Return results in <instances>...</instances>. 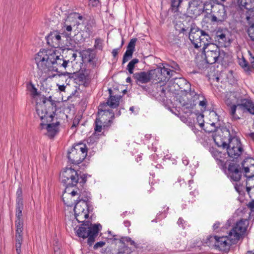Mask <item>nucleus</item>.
<instances>
[{
  "mask_svg": "<svg viewBox=\"0 0 254 254\" xmlns=\"http://www.w3.org/2000/svg\"><path fill=\"white\" fill-rule=\"evenodd\" d=\"M239 108L243 110L244 112H248L251 114L254 115V104L250 100L247 99H241Z\"/></svg>",
  "mask_w": 254,
  "mask_h": 254,
  "instance_id": "c756f323",
  "label": "nucleus"
},
{
  "mask_svg": "<svg viewBox=\"0 0 254 254\" xmlns=\"http://www.w3.org/2000/svg\"><path fill=\"white\" fill-rule=\"evenodd\" d=\"M133 78L138 85L145 84L150 81L149 71H139L133 74Z\"/></svg>",
  "mask_w": 254,
  "mask_h": 254,
  "instance_id": "a878e982",
  "label": "nucleus"
},
{
  "mask_svg": "<svg viewBox=\"0 0 254 254\" xmlns=\"http://www.w3.org/2000/svg\"><path fill=\"white\" fill-rule=\"evenodd\" d=\"M217 236L209 235L205 239L203 240V243L209 247L216 248Z\"/></svg>",
  "mask_w": 254,
  "mask_h": 254,
  "instance_id": "58836bf2",
  "label": "nucleus"
},
{
  "mask_svg": "<svg viewBox=\"0 0 254 254\" xmlns=\"http://www.w3.org/2000/svg\"><path fill=\"white\" fill-rule=\"evenodd\" d=\"M161 69V74L163 78V82H167L169 79L173 76L176 72L174 70H171L169 68V65L164 66L163 67H160Z\"/></svg>",
  "mask_w": 254,
  "mask_h": 254,
  "instance_id": "72a5a7b5",
  "label": "nucleus"
},
{
  "mask_svg": "<svg viewBox=\"0 0 254 254\" xmlns=\"http://www.w3.org/2000/svg\"><path fill=\"white\" fill-rule=\"evenodd\" d=\"M254 11V0H239V14L242 18L250 20L251 14Z\"/></svg>",
  "mask_w": 254,
  "mask_h": 254,
  "instance_id": "2eb2a0df",
  "label": "nucleus"
},
{
  "mask_svg": "<svg viewBox=\"0 0 254 254\" xmlns=\"http://www.w3.org/2000/svg\"><path fill=\"white\" fill-rule=\"evenodd\" d=\"M183 81H184L185 82V83L187 85H188L189 87V95L191 96V97H193L194 96H196L198 93H196L194 89H192L191 88H190V84L189 83V82H187V81L186 80H185L183 79Z\"/></svg>",
  "mask_w": 254,
  "mask_h": 254,
  "instance_id": "052dcab7",
  "label": "nucleus"
},
{
  "mask_svg": "<svg viewBox=\"0 0 254 254\" xmlns=\"http://www.w3.org/2000/svg\"><path fill=\"white\" fill-rule=\"evenodd\" d=\"M27 88L28 90L30 92L31 95L33 98H35L36 96L39 95L37 88L31 82L27 84Z\"/></svg>",
  "mask_w": 254,
  "mask_h": 254,
  "instance_id": "c03bdc74",
  "label": "nucleus"
},
{
  "mask_svg": "<svg viewBox=\"0 0 254 254\" xmlns=\"http://www.w3.org/2000/svg\"><path fill=\"white\" fill-rule=\"evenodd\" d=\"M241 164L242 168H239V173H245V176L247 179L254 178V159L248 157Z\"/></svg>",
  "mask_w": 254,
  "mask_h": 254,
  "instance_id": "a211bd4d",
  "label": "nucleus"
},
{
  "mask_svg": "<svg viewBox=\"0 0 254 254\" xmlns=\"http://www.w3.org/2000/svg\"><path fill=\"white\" fill-rule=\"evenodd\" d=\"M221 154L220 152H218L217 150H215L212 152V155H213L214 157L219 162L223 163V161L218 158V156Z\"/></svg>",
  "mask_w": 254,
  "mask_h": 254,
  "instance_id": "0e129e2a",
  "label": "nucleus"
},
{
  "mask_svg": "<svg viewBox=\"0 0 254 254\" xmlns=\"http://www.w3.org/2000/svg\"><path fill=\"white\" fill-rule=\"evenodd\" d=\"M16 203H23L22 190L20 187H19L16 191Z\"/></svg>",
  "mask_w": 254,
  "mask_h": 254,
  "instance_id": "603ef678",
  "label": "nucleus"
},
{
  "mask_svg": "<svg viewBox=\"0 0 254 254\" xmlns=\"http://www.w3.org/2000/svg\"><path fill=\"white\" fill-rule=\"evenodd\" d=\"M184 243V238L183 239L181 237H179L177 238L173 241V243L175 245L176 248L180 247Z\"/></svg>",
  "mask_w": 254,
  "mask_h": 254,
  "instance_id": "6e6d98bb",
  "label": "nucleus"
},
{
  "mask_svg": "<svg viewBox=\"0 0 254 254\" xmlns=\"http://www.w3.org/2000/svg\"><path fill=\"white\" fill-rule=\"evenodd\" d=\"M105 242L103 241L98 242L94 245L93 248L94 250H97L99 248H102V247H103L105 245Z\"/></svg>",
  "mask_w": 254,
  "mask_h": 254,
  "instance_id": "e2e57ef3",
  "label": "nucleus"
},
{
  "mask_svg": "<svg viewBox=\"0 0 254 254\" xmlns=\"http://www.w3.org/2000/svg\"><path fill=\"white\" fill-rule=\"evenodd\" d=\"M246 191L248 192L251 201L249 202V206L253 213H254V178L247 179Z\"/></svg>",
  "mask_w": 254,
  "mask_h": 254,
  "instance_id": "5701e85b",
  "label": "nucleus"
},
{
  "mask_svg": "<svg viewBox=\"0 0 254 254\" xmlns=\"http://www.w3.org/2000/svg\"><path fill=\"white\" fill-rule=\"evenodd\" d=\"M36 112L41 121L40 127H44L45 122H52L54 121L57 110L56 101L52 100V97L48 98L43 96L42 104L37 105Z\"/></svg>",
  "mask_w": 254,
  "mask_h": 254,
  "instance_id": "20e7f679",
  "label": "nucleus"
},
{
  "mask_svg": "<svg viewBox=\"0 0 254 254\" xmlns=\"http://www.w3.org/2000/svg\"><path fill=\"white\" fill-rule=\"evenodd\" d=\"M189 37L195 48L207 45L208 42L212 41L208 33L199 29L195 24L191 28L189 33Z\"/></svg>",
  "mask_w": 254,
  "mask_h": 254,
  "instance_id": "6e6552de",
  "label": "nucleus"
},
{
  "mask_svg": "<svg viewBox=\"0 0 254 254\" xmlns=\"http://www.w3.org/2000/svg\"><path fill=\"white\" fill-rule=\"evenodd\" d=\"M216 40L218 41L220 46L227 47L231 42L230 39L226 37L222 31H218L216 34Z\"/></svg>",
  "mask_w": 254,
  "mask_h": 254,
  "instance_id": "2f4dec72",
  "label": "nucleus"
},
{
  "mask_svg": "<svg viewBox=\"0 0 254 254\" xmlns=\"http://www.w3.org/2000/svg\"><path fill=\"white\" fill-rule=\"evenodd\" d=\"M133 52L134 51L131 49H127L123 56V64L127 62L132 57Z\"/></svg>",
  "mask_w": 254,
  "mask_h": 254,
  "instance_id": "8fccbe9b",
  "label": "nucleus"
},
{
  "mask_svg": "<svg viewBox=\"0 0 254 254\" xmlns=\"http://www.w3.org/2000/svg\"><path fill=\"white\" fill-rule=\"evenodd\" d=\"M138 62L139 60L138 59H133L128 64L127 69L130 74H133V69L135 67V65Z\"/></svg>",
  "mask_w": 254,
  "mask_h": 254,
  "instance_id": "09e8293b",
  "label": "nucleus"
},
{
  "mask_svg": "<svg viewBox=\"0 0 254 254\" xmlns=\"http://www.w3.org/2000/svg\"><path fill=\"white\" fill-rule=\"evenodd\" d=\"M200 95V94H197L193 98L191 97L190 101L188 102L186 101L185 100H181V98L179 99V102L185 113L190 111L198 103Z\"/></svg>",
  "mask_w": 254,
  "mask_h": 254,
  "instance_id": "b1692460",
  "label": "nucleus"
},
{
  "mask_svg": "<svg viewBox=\"0 0 254 254\" xmlns=\"http://www.w3.org/2000/svg\"><path fill=\"white\" fill-rule=\"evenodd\" d=\"M87 175L81 174L79 171H76L71 168H65L61 173L60 179L62 183L65 187L64 193L63 195V200L65 205L71 206L73 205L72 201H68L70 197V188L79 187L84 186L87 181Z\"/></svg>",
  "mask_w": 254,
  "mask_h": 254,
  "instance_id": "f03ea898",
  "label": "nucleus"
},
{
  "mask_svg": "<svg viewBox=\"0 0 254 254\" xmlns=\"http://www.w3.org/2000/svg\"><path fill=\"white\" fill-rule=\"evenodd\" d=\"M57 52V50L43 49L36 55L35 62L41 74L47 70L60 72L59 68H66L67 64L64 56L58 55L59 52Z\"/></svg>",
  "mask_w": 254,
  "mask_h": 254,
  "instance_id": "f257e3e1",
  "label": "nucleus"
},
{
  "mask_svg": "<svg viewBox=\"0 0 254 254\" xmlns=\"http://www.w3.org/2000/svg\"><path fill=\"white\" fill-rule=\"evenodd\" d=\"M96 27V22L94 19L90 18L88 20L84 27V32L89 37L93 32V28Z\"/></svg>",
  "mask_w": 254,
  "mask_h": 254,
  "instance_id": "4c0bfd02",
  "label": "nucleus"
},
{
  "mask_svg": "<svg viewBox=\"0 0 254 254\" xmlns=\"http://www.w3.org/2000/svg\"><path fill=\"white\" fill-rule=\"evenodd\" d=\"M136 41L137 39L135 38L131 39L127 45V49L134 51Z\"/></svg>",
  "mask_w": 254,
  "mask_h": 254,
  "instance_id": "13d9d810",
  "label": "nucleus"
},
{
  "mask_svg": "<svg viewBox=\"0 0 254 254\" xmlns=\"http://www.w3.org/2000/svg\"><path fill=\"white\" fill-rule=\"evenodd\" d=\"M189 5L188 13L191 15V17H197L203 11L204 6L200 0H191Z\"/></svg>",
  "mask_w": 254,
  "mask_h": 254,
  "instance_id": "6ab92c4d",
  "label": "nucleus"
},
{
  "mask_svg": "<svg viewBox=\"0 0 254 254\" xmlns=\"http://www.w3.org/2000/svg\"><path fill=\"white\" fill-rule=\"evenodd\" d=\"M248 33L251 39L254 41V24L251 25L248 29Z\"/></svg>",
  "mask_w": 254,
  "mask_h": 254,
  "instance_id": "bf43d9fd",
  "label": "nucleus"
},
{
  "mask_svg": "<svg viewBox=\"0 0 254 254\" xmlns=\"http://www.w3.org/2000/svg\"><path fill=\"white\" fill-rule=\"evenodd\" d=\"M183 36L179 35L178 32L170 33L168 36V41L172 46L179 47L181 45Z\"/></svg>",
  "mask_w": 254,
  "mask_h": 254,
  "instance_id": "c85d7f7f",
  "label": "nucleus"
},
{
  "mask_svg": "<svg viewBox=\"0 0 254 254\" xmlns=\"http://www.w3.org/2000/svg\"><path fill=\"white\" fill-rule=\"evenodd\" d=\"M102 228V225L100 224H92L90 221L87 220L79 226L76 231V234L79 238L84 239L88 238L87 244L89 246H91L95 241Z\"/></svg>",
  "mask_w": 254,
  "mask_h": 254,
  "instance_id": "39448f33",
  "label": "nucleus"
},
{
  "mask_svg": "<svg viewBox=\"0 0 254 254\" xmlns=\"http://www.w3.org/2000/svg\"><path fill=\"white\" fill-rule=\"evenodd\" d=\"M119 243L118 249L112 250L113 254H131L134 251L132 247H129L126 244Z\"/></svg>",
  "mask_w": 254,
  "mask_h": 254,
  "instance_id": "473e14b6",
  "label": "nucleus"
},
{
  "mask_svg": "<svg viewBox=\"0 0 254 254\" xmlns=\"http://www.w3.org/2000/svg\"><path fill=\"white\" fill-rule=\"evenodd\" d=\"M150 80L156 81L157 82H163V78L161 74V69L160 68H156L154 69L148 70Z\"/></svg>",
  "mask_w": 254,
  "mask_h": 254,
  "instance_id": "f704fd0d",
  "label": "nucleus"
},
{
  "mask_svg": "<svg viewBox=\"0 0 254 254\" xmlns=\"http://www.w3.org/2000/svg\"><path fill=\"white\" fill-rule=\"evenodd\" d=\"M185 223V221H184V220L182 218H179L178 221H177V224L180 225V226H181L184 229L185 228V226H184V224Z\"/></svg>",
  "mask_w": 254,
  "mask_h": 254,
  "instance_id": "338daca9",
  "label": "nucleus"
},
{
  "mask_svg": "<svg viewBox=\"0 0 254 254\" xmlns=\"http://www.w3.org/2000/svg\"><path fill=\"white\" fill-rule=\"evenodd\" d=\"M238 241V221L235 223L234 227L229 232L228 236L218 237L215 249L228 252L230 246Z\"/></svg>",
  "mask_w": 254,
  "mask_h": 254,
  "instance_id": "0eeeda50",
  "label": "nucleus"
},
{
  "mask_svg": "<svg viewBox=\"0 0 254 254\" xmlns=\"http://www.w3.org/2000/svg\"><path fill=\"white\" fill-rule=\"evenodd\" d=\"M205 59L207 64H213L215 63H221L222 64L225 63V58L226 53L223 51L217 52H211L205 51Z\"/></svg>",
  "mask_w": 254,
  "mask_h": 254,
  "instance_id": "dca6fc26",
  "label": "nucleus"
},
{
  "mask_svg": "<svg viewBox=\"0 0 254 254\" xmlns=\"http://www.w3.org/2000/svg\"><path fill=\"white\" fill-rule=\"evenodd\" d=\"M204 115L202 114H199L196 118L197 122L199 125V126L203 128V127L204 126V121L203 120Z\"/></svg>",
  "mask_w": 254,
  "mask_h": 254,
  "instance_id": "4d7b16f0",
  "label": "nucleus"
},
{
  "mask_svg": "<svg viewBox=\"0 0 254 254\" xmlns=\"http://www.w3.org/2000/svg\"><path fill=\"white\" fill-rule=\"evenodd\" d=\"M83 186H82V187H79V186L75 189L71 190L70 192H69L70 195V197L69 198H72V196H74L75 195H79V197H78V199H77L78 201L90 203V193L86 191L84 189Z\"/></svg>",
  "mask_w": 254,
  "mask_h": 254,
  "instance_id": "aec40b11",
  "label": "nucleus"
},
{
  "mask_svg": "<svg viewBox=\"0 0 254 254\" xmlns=\"http://www.w3.org/2000/svg\"><path fill=\"white\" fill-rule=\"evenodd\" d=\"M15 227V238H23V221L22 219H16Z\"/></svg>",
  "mask_w": 254,
  "mask_h": 254,
  "instance_id": "e433bc0d",
  "label": "nucleus"
},
{
  "mask_svg": "<svg viewBox=\"0 0 254 254\" xmlns=\"http://www.w3.org/2000/svg\"><path fill=\"white\" fill-rule=\"evenodd\" d=\"M106 105H100L98 107V117L95 122L94 130L96 132L102 131L104 127L110 126L112 120L115 118V114L112 110L105 108Z\"/></svg>",
  "mask_w": 254,
  "mask_h": 254,
  "instance_id": "423d86ee",
  "label": "nucleus"
},
{
  "mask_svg": "<svg viewBox=\"0 0 254 254\" xmlns=\"http://www.w3.org/2000/svg\"><path fill=\"white\" fill-rule=\"evenodd\" d=\"M23 209V203H16V219H22V210Z\"/></svg>",
  "mask_w": 254,
  "mask_h": 254,
  "instance_id": "49530a36",
  "label": "nucleus"
},
{
  "mask_svg": "<svg viewBox=\"0 0 254 254\" xmlns=\"http://www.w3.org/2000/svg\"><path fill=\"white\" fill-rule=\"evenodd\" d=\"M228 149L229 157L228 176L232 181L238 182V148L231 147Z\"/></svg>",
  "mask_w": 254,
  "mask_h": 254,
  "instance_id": "1a4fd4ad",
  "label": "nucleus"
},
{
  "mask_svg": "<svg viewBox=\"0 0 254 254\" xmlns=\"http://www.w3.org/2000/svg\"><path fill=\"white\" fill-rule=\"evenodd\" d=\"M183 0H171V6L172 10L177 12L179 10V7Z\"/></svg>",
  "mask_w": 254,
  "mask_h": 254,
  "instance_id": "de8ad7c7",
  "label": "nucleus"
},
{
  "mask_svg": "<svg viewBox=\"0 0 254 254\" xmlns=\"http://www.w3.org/2000/svg\"><path fill=\"white\" fill-rule=\"evenodd\" d=\"M226 104L229 108V112L234 120H236V111L238 106V95L237 92H230L227 95Z\"/></svg>",
  "mask_w": 254,
  "mask_h": 254,
  "instance_id": "f3484780",
  "label": "nucleus"
},
{
  "mask_svg": "<svg viewBox=\"0 0 254 254\" xmlns=\"http://www.w3.org/2000/svg\"><path fill=\"white\" fill-rule=\"evenodd\" d=\"M157 90L158 93H159V96L160 97H165L166 90L163 87H162L161 86H160L159 87H157Z\"/></svg>",
  "mask_w": 254,
  "mask_h": 254,
  "instance_id": "680f3d73",
  "label": "nucleus"
},
{
  "mask_svg": "<svg viewBox=\"0 0 254 254\" xmlns=\"http://www.w3.org/2000/svg\"><path fill=\"white\" fill-rule=\"evenodd\" d=\"M88 63L92 65V67L95 68L96 66L97 62L95 59H92L91 61H89Z\"/></svg>",
  "mask_w": 254,
  "mask_h": 254,
  "instance_id": "774afa93",
  "label": "nucleus"
},
{
  "mask_svg": "<svg viewBox=\"0 0 254 254\" xmlns=\"http://www.w3.org/2000/svg\"><path fill=\"white\" fill-rule=\"evenodd\" d=\"M92 52L93 50L90 48H89L85 50H83L82 52H80L83 61L85 62H88L92 59H95L96 55Z\"/></svg>",
  "mask_w": 254,
  "mask_h": 254,
  "instance_id": "c9c22d12",
  "label": "nucleus"
},
{
  "mask_svg": "<svg viewBox=\"0 0 254 254\" xmlns=\"http://www.w3.org/2000/svg\"><path fill=\"white\" fill-rule=\"evenodd\" d=\"M51 122H45L44 127L43 129L46 127V128L48 131V135L51 138L54 137L55 135L58 132V127L60 125V123L59 122L57 121L56 123H50ZM40 128L41 129V127L40 126Z\"/></svg>",
  "mask_w": 254,
  "mask_h": 254,
  "instance_id": "bb28decb",
  "label": "nucleus"
},
{
  "mask_svg": "<svg viewBox=\"0 0 254 254\" xmlns=\"http://www.w3.org/2000/svg\"><path fill=\"white\" fill-rule=\"evenodd\" d=\"M65 56L64 58L66 64H68L69 63H72L73 62V59L72 58V49H67L64 52Z\"/></svg>",
  "mask_w": 254,
  "mask_h": 254,
  "instance_id": "a18cd8bd",
  "label": "nucleus"
},
{
  "mask_svg": "<svg viewBox=\"0 0 254 254\" xmlns=\"http://www.w3.org/2000/svg\"><path fill=\"white\" fill-rule=\"evenodd\" d=\"M213 140L218 147L228 149L231 147L238 148V137L237 132L231 127V130L226 127H220L214 129Z\"/></svg>",
  "mask_w": 254,
  "mask_h": 254,
  "instance_id": "7ed1b4c3",
  "label": "nucleus"
},
{
  "mask_svg": "<svg viewBox=\"0 0 254 254\" xmlns=\"http://www.w3.org/2000/svg\"><path fill=\"white\" fill-rule=\"evenodd\" d=\"M251 220L246 218H241L239 220V242L248 236V227Z\"/></svg>",
  "mask_w": 254,
  "mask_h": 254,
  "instance_id": "393cba45",
  "label": "nucleus"
},
{
  "mask_svg": "<svg viewBox=\"0 0 254 254\" xmlns=\"http://www.w3.org/2000/svg\"><path fill=\"white\" fill-rule=\"evenodd\" d=\"M87 150V147L85 144L78 143L68 152L67 158L71 163L75 165L79 164L86 158Z\"/></svg>",
  "mask_w": 254,
  "mask_h": 254,
  "instance_id": "9b49d317",
  "label": "nucleus"
},
{
  "mask_svg": "<svg viewBox=\"0 0 254 254\" xmlns=\"http://www.w3.org/2000/svg\"><path fill=\"white\" fill-rule=\"evenodd\" d=\"M211 11L207 12L205 15V20L210 21L211 22L221 23L225 21L227 15L225 6L221 2L216 3L215 4L211 5Z\"/></svg>",
  "mask_w": 254,
  "mask_h": 254,
  "instance_id": "9d476101",
  "label": "nucleus"
},
{
  "mask_svg": "<svg viewBox=\"0 0 254 254\" xmlns=\"http://www.w3.org/2000/svg\"><path fill=\"white\" fill-rule=\"evenodd\" d=\"M239 64L243 67L244 70L249 73L251 71V68L249 65L248 63L245 60V59L243 57V62Z\"/></svg>",
  "mask_w": 254,
  "mask_h": 254,
  "instance_id": "864d4df0",
  "label": "nucleus"
},
{
  "mask_svg": "<svg viewBox=\"0 0 254 254\" xmlns=\"http://www.w3.org/2000/svg\"><path fill=\"white\" fill-rule=\"evenodd\" d=\"M90 211H91L86 210V211H83L81 213L80 212L79 214H74L76 220L79 223H83L84 222H86L87 221L86 220V219L89 217V213Z\"/></svg>",
  "mask_w": 254,
  "mask_h": 254,
  "instance_id": "79ce46f5",
  "label": "nucleus"
},
{
  "mask_svg": "<svg viewBox=\"0 0 254 254\" xmlns=\"http://www.w3.org/2000/svg\"><path fill=\"white\" fill-rule=\"evenodd\" d=\"M228 7L230 12L229 18V28L232 32L234 33H238V0H231V2H228Z\"/></svg>",
  "mask_w": 254,
  "mask_h": 254,
  "instance_id": "ddd939ff",
  "label": "nucleus"
},
{
  "mask_svg": "<svg viewBox=\"0 0 254 254\" xmlns=\"http://www.w3.org/2000/svg\"><path fill=\"white\" fill-rule=\"evenodd\" d=\"M69 202L72 201L73 205H74V214H79L80 212L86 211L87 210H92V206L90 203H85L83 202L78 201L77 199L72 200L71 198H68ZM71 207V206H70Z\"/></svg>",
  "mask_w": 254,
  "mask_h": 254,
  "instance_id": "4be33fe9",
  "label": "nucleus"
},
{
  "mask_svg": "<svg viewBox=\"0 0 254 254\" xmlns=\"http://www.w3.org/2000/svg\"><path fill=\"white\" fill-rule=\"evenodd\" d=\"M193 20L190 16H186L185 18H181L177 21L175 25V31L179 33V35L186 34L194 25Z\"/></svg>",
  "mask_w": 254,
  "mask_h": 254,
  "instance_id": "4468645a",
  "label": "nucleus"
},
{
  "mask_svg": "<svg viewBox=\"0 0 254 254\" xmlns=\"http://www.w3.org/2000/svg\"><path fill=\"white\" fill-rule=\"evenodd\" d=\"M208 44L207 45L204 46L203 45L202 49L203 50V52L205 53V51H211V52H217L221 51L220 48L216 45L215 44L211 43V42H208Z\"/></svg>",
  "mask_w": 254,
  "mask_h": 254,
  "instance_id": "37998d69",
  "label": "nucleus"
},
{
  "mask_svg": "<svg viewBox=\"0 0 254 254\" xmlns=\"http://www.w3.org/2000/svg\"><path fill=\"white\" fill-rule=\"evenodd\" d=\"M46 39L47 44L52 47L57 48L62 45V36L58 31L51 32Z\"/></svg>",
  "mask_w": 254,
  "mask_h": 254,
  "instance_id": "412c9836",
  "label": "nucleus"
},
{
  "mask_svg": "<svg viewBox=\"0 0 254 254\" xmlns=\"http://www.w3.org/2000/svg\"><path fill=\"white\" fill-rule=\"evenodd\" d=\"M94 47L96 49L103 50V40L100 38H97L95 40Z\"/></svg>",
  "mask_w": 254,
  "mask_h": 254,
  "instance_id": "5fc2aeb1",
  "label": "nucleus"
},
{
  "mask_svg": "<svg viewBox=\"0 0 254 254\" xmlns=\"http://www.w3.org/2000/svg\"><path fill=\"white\" fill-rule=\"evenodd\" d=\"M109 98L107 102L101 104L100 105H106L105 108L106 109L108 106H109L112 108H116L119 105V101L120 96H116L112 95V90L109 89Z\"/></svg>",
  "mask_w": 254,
  "mask_h": 254,
  "instance_id": "cd10ccee",
  "label": "nucleus"
},
{
  "mask_svg": "<svg viewBox=\"0 0 254 254\" xmlns=\"http://www.w3.org/2000/svg\"><path fill=\"white\" fill-rule=\"evenodd\" d=\"M170 66L175 70H180L179 65L175 62H172L171 63Z\"/></svg>",
  "mask_w": 254,
  "mask_h": 254,
  "instance_id": "69168bd1",
  "label": "nucleus"
},
{
  "mask_svg": "<svg viewBox=\"0 0 254 254\" xmlns=\"http://www.w3.org/2000/svg\"><path fill=\"white\" fill-rule=\"evenodd\" d=\"M119 243L128 244L131 246V247H132V248H133L134 250V249H137L139 248L138 244L129 237H122L119 240Z\"/></svg>",
  "mask_w": 254,
  "mask_h": 254,
  "instance_id": "a19ab883",
  "label": "nucleus"
},
{
  "mask_svg": "<svg viewBox=\"0 0 254 254\" xmlns=\"http://www.w3.org/2000/svg\"><path fill=\"white\" fill-rule=\"evenodd\" d=\"M73 26L66 24L65 23H64L63 24L62 30L63 31L62 35L63 37H65L66 38H70L71 37V32L72 30V27Z\"/></svg>",
  "mask_w": 254,
  "mask_h": 254,
  "instance_id": "ea45409f",
  "label": "nucleus"
},
{
  "mask_svg": "<svg viewBox=\"0 0 254 254\" xmlns=\"http://www.w3.org/2000/svg\"><path fill=\"white\" fill-rule=\"evenodd\" d=\"M83 16L77 12H71L69 13L65 19L64 23L71 25L73 27L78 25L80 23L77 19L82 20Z\"/></svg>",
  "mask_w": 254,
  "mask_h": 254,
  "instance_id": "7c9ffc66",
  "label": "nucleus"
},
{
  "mask_svg": "<svg viewBox=\"0 0 254 254\" xmlns=\"http://www.w3.org/2000/svg\"><path fill=\"white\" fill-rule=\"evenodd\" d=\"M245 188L244 186L239 185V202L242 203L239 205V216L241 218H246L252 219L254 221V213H253L251 208L249 206V202L246 199Z\"/></svg>",
  "mask_w": 254,
  "mask_h": 254,
  "instance_id": "f8f14e48",
  "label": "nucleus"
},
{
  "mask_svg": "<svg viewBox=\"0 0 254 254\" xmlns=\"http://www.w3.org/2000/svg\"><path fill=\"white\" fill-rule=\"evenodd\" d=\"M23 241V238H15V248L17 254H21V246Z\"/></svg>",
  "mask_w": 254,
  "mask_h": 254,
  "instance_id": "3c124183",
  "label": "nucleus"
}]
</instances>
